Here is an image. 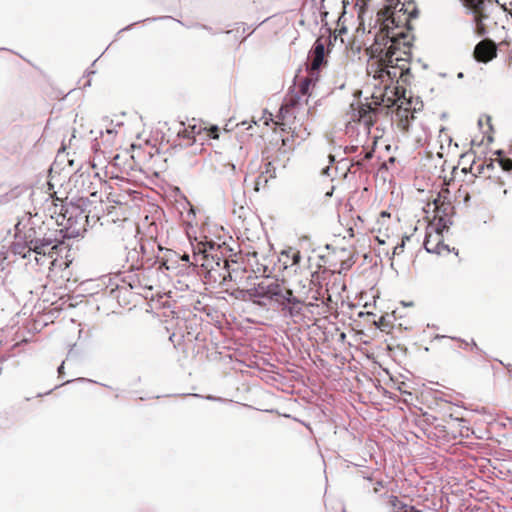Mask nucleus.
<instances>
[{
	"instance_id": "1",
	"label": "nucleus",
	"mask_w": 512,
	"mask_h": 512,
	"mask_svg": "<svg viewBox=\"0 0 512 512\" xmlns=\"http://www.w3.org/2000/svg\"><path fill=\"white\" fill-rule=\"evenodd\" d=\"M60 244L57 230H51L44 224L36 228L31 227L25 233V246L28 248V252L40 256H50Z\"/></svg>"
},
{
	"instance_id": "2",
	"label": "nucleus",
	"mask_w": 512,
	"mask_h": 512,
	"mask_svg": "<svg viewBox=\"0 0 512 512\" xmlns=\"http://www.w3.org/2000/svg\"><path fill=\"white\" fill-rule=\"evenodd\" d=\"M286 288L276 279L267 278L259 282L255 287L248 290L251 297L259 299V304H265L262 300H270L275 303L283 304V298L288 292Z\"/></svg>"
},
{
	"instance_id": "3",
	"label": "nucleus",
	"mask_w": 512,
	"mask_h": 512,
	"mask_svg": "<svg viewBox=\"0 0 512 512\" xmlns=\"http://www.w3.org/2000/svg\"><path fill=\"white\" fill-rule=\"evenodd\" d=\"M464 7L468 13L474 15L473 22L475 24V32L482 36L486 33L485 26L483 24L494 6L498 5V1L493 0H462Z\"/></svg>"
},
{
	"instance_id": "4",
	"label": "nucleus",
	"mask_w": 512,
	"mask_h": 512,
	"mask_svg": "<svg viewBox=\"0 0 512 512\" xmlns=\"http://www.w3.org/2000/svg\"><path fill=\"white\" fill-rule=\"evenodd\" d=\"M62 216L63 220L66 221V223L62 224L65 226L67 237H80L86 232L88 215H86L79 207L72 206L70 208H66Z\"/></svg>"
},
{
	"instance_id": "5",
	"label": "nucleus",
	"mask_w": 512,
	"mask_h": 512,
	"mask_svg": "<svg viewBox=\"0 0 512 512\" xmlns=\"http://www.w3.org/2000/svg\"><path fill=\"white\" fill-rule=\"evenodd\" d=\"M348 115L350 120L362 125L368 134L375 121L376 109L370 103H353L350 105Z\"/></svg>"
},
{
	"instance_id": "6",
	"label": "nucleus",
	"mask_w": 512,
	"mask_h": 512,
	"mask_svg": "<svg viewBox=\"0 0 512 512\" xmlns=\"http://www.w3.org/2000/svg\"><path fill=\"white\" fill-rule=\"evenodd\" d=\"M424 248L428 253L437 255L450 253L449 246L443 242L441 230L434 226H429L427 229Z\"/></svg>"
},
{
	"instance_id": "7",
	"label": "nucleus",
	"mask_w": 512,
	"mask_h": 512,
	"mask_svg": "<svg viewBox=\"0 0 512 512\" xmlns=\"http://www.w3.org/2000/svg\"><path fill=\"white\" fill-rule=\"evenodd\" d=\"M474 56L477 61L487 63L496 57V45L491 40L480 41L474 49Z\"/></svg>"
},
{
	"instance_id": "8",
	"label": "nucleus",
	"mask_w": 512,
	"mask_h": 512,
	"mask_svg": "<svg viewBox=\"0 0 512 512\" xmlns=\"http://www.w3.org/2000/svg\"><path fill=\"white\" fill-rule=\"evenodd\" d=\"M284 311L285 316L291 318L299 317L302 314V302L293 296L291 289L288 290L283 298V304H279Z\"/></svg>"
},
{
	"instance_id": "9",
	"label": "nucleus",
	"mask_w": 512,
	"mask_h": 512,
	"mask_svg": "<svg viewBox=\"0 0 512 512\" xmlns=\"http://www.w3.org/2000/svg\"><path fill=\"white\" fill-rule=\"evenodd\" d=\"M296 108V101L294 99H290L285 104H283L279 110V119L280 121H277L276 124L281 126L282 130H285L288 126L289 129H291V122L290 117L293 116Z\"/></svg>"
},
{
	"instance_id": "10",
	"label": "nucleus",
	"mask_w": 512,
	"mask_h": 512,
	"mask_svg": "<svg viewBox=\"0 0 512 512\" xmlns=\"http://www.w3.org/2000/svg\"><path fill=\"white\" fill-rule=\"evenodd\" d=\"M325 56V45L324 43L318 39L314 43L313 51H312V62H311V71L314 72L319 69V67L324 62Z\"/></svg>"
},
{
	"instance_id": "11",
	"label": "nucleus",
	"mask_w": 512,
	"mask_h": 512,
	"mask_svg": "<svg viewBox=\"0 0 512 512\" xmlns=\"http://www.w3.org/2000/svg\"><path fill=\"white\" fill-rule=\"evenodd\" d=\"M29 190V188L25 185H19L14 188H12L9 192L3 194L0 196V204H6L10 201H13L17 198H19L21 195L26 193Z\"/></svg>"
},
{
	"instance_id": "12",
	"label": "nucleus",
	"mask_w": 512,
	"mask_h": 512,
	"mask_svg": "<svg viewBox=\"0 0 512 512\" xmlns=\"http://www.w3.org/2000/svg\"><path fill=\"white\" fill-rule=\"evenodd\" d=\"M402 72H398V70L393 66H383L378 71L377 77L380 78L382 81L384 80H391L397 79L399 76H401Z\"/></svg>"
},
{
	"instance_id": "13",
	"label": "nucleus",
	"mask_w": 512,
	"mask_h": 512,
	"mask_svg": "<svg viewBox=\"0 0 512 512\" xmlns=\"http://www.w3.org/2000/svg\"><path fill=\"white\" fill-rule=\"evenodd\" d=\"M194 263L193 264H200L202 267H205L209 272L214 270V266L210 263V260L208 259V255L203 253L193 254Z\"/></svg>"
},
{
	"instance_id": "14",
	"label": "nucleus",
	"mask_w": 512,
	"mask_h": 512,
	"mask_svg": "<svg viewBox=\"0 0 512 512\" xmlns=\"http://www.w3.org/2000/svg\"><path fill=\"white\" fill-rule=\"evenodd\" d=\"M223 268L226 270V274L223 276V282L236 281L239 273H242V269L238 267L237 269L230 270V265L227 260L223 261Z\"/></svg>"
},
{
	"instance_id": "15",
	"label": "nucleus",
	"mask_w": 512,
	"mask_h": 512,
	"mask_svg": "<svg viewBox=\"0 0 512 512\" xmlns=\"http://www.w3.org/2000/svg\"><path fill=\"white\" fill-rule=\"evenodd\" d=\"M311 84L312 80L310 78H304L299 85L300 93L302 95H307Z\"/></svg>"
},
{
	"instance_id": "16",
	"label": "nucleus",
	"mask_w": 512,
	"mask_h": 512,
	"mask_svg": "<svg viewBox=\"0 0 512 512\" xmlns=\"http://www.w3.org/2000/svg\"><path fill=\"white\" fill-rule=\"evenodd\" d=\"M409 239H410V237H409V236H405V237L402 239V242H401L400 244H397V245L394 247V249H393V255H398V254H400V253L403 251L404 247H405V241H406V240H409Z\"/></svg>"
},
{
	"instance_id": "17",
	"label": "nucleus",
	"mask_w": 512,
	"mask_h": 512,
	"mask_svg": "<svg viewBox=\"0 0 512 512\" xmlns=\"http://www.w3.org/2000/svg\"><path fill=\"white\" fill-rule=\"evenodd\" d=\"M289 253H291L292 265L298 264L301 259L299 251L290 250L287 254Z\"/></svg>"
},
{
	"instance_id": "18",
	"label": "nucleus",
	"mask_w": 512,
	"mask_h": 512,
	"mask_svg": "<svg viewBox=\"0 0 512 512\" xmlns=\"http://www.w3.org/2000/svg\"><path fill=\"white\" fill-rule=\"evenodd\" d=\"M500 165L504 170H511L512 169V160L510 159H502L500 160Z\"/></svg>"
},
{
	"instance_id": "19",
	"label": "nucleus",
	"mask_w": 512,
	"mask_h": 512,
	"mask_svg": "<svg viewBox=\"0 0 512 512\" xmlns=\"http://www.w3.org/2000/svg\"><path fill=\"white\" fill-rule=\"evenodd\" d=\"M268 182V177H265L263 175H260L258 178H257V181H256V185H255V189L256 190H259V186L260 185H265L267 184Z\"/></svg>"
},
{
	"instance_id": "20",
	"label": "nucleus",
	"mask_w": 512,
	"mask_h": 512,
	"mask_svg": "<svg viewBox=\"0 0 512 512\" xmlns=\"http://www.w3.org/2000/svg\"><path fill=\"white\" fill-rule=\"evenodd\" d=\"M391 502H392L393 506L398 509L407 507L406 505L402 504L396 497H393Z\"/></svg>"
},
{
	"instance_id": "21",
	"label": "nucleus",
	"mask_w": 512,
	"mask_h": 512,
	"mask_svg": "<svg viewBox=\"0 0 512 512\" xmlns=\"http://www.w3.org/2000/svg\"><path fill=\"white\" fill-rule=\"evenodd\" d=\"M6 257L0 253V271L5 269Z\"/></svg>"
},
{
	"instance_id": "22",
	"label": "nucleus",
	"mask_w": 512,
	"mask_h": 512,
	"mask_svg": "<svg viewBox=\"0 0 512 512\" xmlns=\"http://www.w3.org/2000/svg\"><path fill=\"white\" fill-rule=\"evenodd\" d=\"M114 133H117V131L114 128H107L106 134L113 135Z\"/></svg>"
},
{
	"instance_id": "23",
	"label": "nucleus",
	"mask_w": 512,
	"mask_h": 512,
	"mask_svg": "<svg viewBox=\"0 0 512 512\" xmlns=\"http://www.w3.org/2000/svg\"><path fill=\"white\" fill-rule=\"evenodd\" d=\"M376 240L378 241L379 244H385V240L380 236H376Z\"/></svg>"
},
{
	"instance_id": "24",
	"label": "nucleus",
	"mask_w": 512,
	"mask_h": 512,
	"mask_svg": "<svg viewBox=\"0 0 512 512\" xmlns=\"http://www.w3.org/2000/svg\"><path fill=\"white\" fill-rule=\"evenodd\" d=\"M182 260H183V261H186V262H189V261H190V256H189L188 254H184V255L182 256Z\"/></svg>"
},
{
	"instance_id": "25",
	"label": "nucleus",
	"mask_w": 512,
	"mask_h": 512,
	"mask_svg": "<svg viewBox=\"0 0 512 512\" xmlns=\"http://www.w3.org/2000/svg\"><path fill=\"white\" fill-rule=\"evenodd\" d=\"M271 166H272V164L270 162L266 164V171H265V173H270Z\"/></svg>"
},
{
	"instance_id": "26",
	"label": "nucleus",
	"mask_w": 512,
	"mask_h": 512,
	"mask_svg": "<svg viewBox=\"0 0 512 512\" xmlns=\"http://www.w3.org/2000/svg\"><path fill=\"white\" fill-rule=\"evenodd\" d=\"M64 368V362L59 366L58 372L61 374Z\"/></svg>"
},
{
	"instance_id": "27",
	"label": "nucleus",
	"mask_w": 512,
	"mask_h": 512,
	"mask_svg": "<svg viewBox=\"0 0 512 512\" xmlns=\"http://www.w3.org/2000/svg\"><path fill=\"white\" fill-rule=\"evenodd\" d=\"M329 170H330V168H329V167H326V168L323 170V173L329 176V175H330V174H329Z\"/></svg>"
},
{
	"instance_id": "28",
	"label": "nucleus",
	"mask_w": 512,
	"mask_h": 512,
	"mask_svg": "<svg viewBox=\"0 0 512 512\" xmlns=\"http://www.w3.org/2000/svg\"><path fill=\"white\" fill-rule=\"evenodd\" d=\"M483 169H484V166H483V165H479V166L477 167V170H478V172H479V173H481V172L483 171Z\"/></svg>"
},
{
	"instance_id": "29",
	"label": "nucleus",
	"mask_w": 512,
	"mask_h": 512,
	"mask_svg": "<svg viewBox=\"0 0 512 512\" xmlns=\"http://www.w3.org/2000/svg\"><path fill=\"white\" fill-rule=\"evenodd\" d=\"M409 509H410L411 512H420L417 509H415V507H413V506L409 507Z\"/></svg>"
},
{
	"instance_id": "30",
	"label": "nucleus",
	"mask_w": 512,
	"mask_h": 512,
	"mask_svg": "<svg viewBox=\"0 0 512 512\" xmlns=\"http://www.w3.org/2000/svg\"><path fill=\"white\" fill-rule=\"evenodd\" d=\"M502 195H503V196H507V195H508V190H507V189H504V190L502 191Z\"/></svg>"
},
{
	"instance_id": "31",
	"label": "nucleus",
	"mask_w": 512,
	"mask_h": 512,
	"mask_svg": "<svg viewBox=\"0 0 512 512\" xmlns=\"http://www.w3.org/2000/svg\"><path fill=\"white\" fill-rule=\"evenodd\" d=\"M487 168H489V169H492V168H493V163H492V161H490V163H489V164H487Z\"/></svg>"
},
{
	"instance_id": "32",
	"label": "nucleus",
	"mask_w": 512,
	"mask_h": 512,
	"mask_svg": "<svg viewBox=\"0 0 512 512\" xmlns=\"http://www.w3.org/2000/svg\"><path fill=\"white\" fill-rule=\"evenodd\" d=\"M215 265H216L217 267H220L221 263H220V259H219V258H218V260L215 262Z\"/></svg>"
},
{
	"instance_id": "33",
	"label": "nucleus",
	"mask_w": 512,
	"mask_h": 512,
	"mask_svg": "<svg viewBox=\"0 0 512 512\" xmlns=\"http://www.w3.org/2000/svg\"><path fill=\"white\" fill-rule=\"evenodd\" d=\"M403 305H404V306H412V305H413V303H412V302H409V303H404V302H403Z\"/></svg>"
},
{
	"instance_id": "34",
	"label": "nucleus",
	"mask_w": 512,
	"mask_h": 512,
	"mask_svg": "<svg viewBox=\"0 0 512 512\" xmlns=\"http://www.w3.org/2000/svg\"><path fill=\"white\" fill-rule=\"evenodd\" d=\"M463 76H464V75H463V73H462V72H459V73H458V75H457V77H458V78H463Z\"/></svg>"
},
{
	"instance_id": "35",
	"label": "nucleus",
	"mask_w": 512,
	"mask_h": 512,
	"mask_svg": "<svg viewBox=\"0 0 512 512\" xmlns=\"http://www.w3.org/2000/svg\"><path fill=\"white\" fill-rule=\"evenodd\" d=\"M207 399H208V400H214L215 398H214V397H212V396H207Z\"/></svg>"
}]
</instances>
